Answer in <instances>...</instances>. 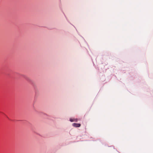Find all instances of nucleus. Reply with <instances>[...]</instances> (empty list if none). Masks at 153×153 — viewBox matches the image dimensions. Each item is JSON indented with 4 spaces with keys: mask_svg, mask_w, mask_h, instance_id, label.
I'll list each match as a JSON object with an SVG mask.
<instances>
[{
    "mask_svg": "<svg viewBox=\"0 0 153 153\" xmlns=\"http://www.w3.org/2000/svg\"><path fill=\"white\" fill-rule=\"evenodd\" d=\"M73 126L76 127H79L80 126L81 124L79 123H74L72 124Z\"/></svg>",
    "mask_w": 153,
    "mask_h": 153,
    "instance_id": "f257e3e1",
    "label": "nucleus"
},
{
    "mask_svg": "<svg viewBox=\"0 0 153 153\" xmlns=\"http://www.w3.org/2000/svg\"><path fill=\"white\" fill-rule=\"evenodd\" d=\"M74 120H75L74 121L77 122L78 120V119H74Z\"/></svg>",
    "mask_w": 153,
    "mask_h": 153,
    "instance_id": "7ed1b4c3",
    "label": "nucleus"
},
{
    "mask_svg": "<svg viewBox=\"0 0 153 153\" xmlns=\"http://www.w3.org/2000/svg\"><path fill=\"white\" fill-rule=\"evenodd\" d=\"M70 121H71V122H73L74 121H75L74 119H72V118H70Z\"/></svg>",
    "mask_w": 153,
    "mask_h": 153,
    "instance_id": "f03ea898",
    "label": "nucleus"
}]
</instances>
